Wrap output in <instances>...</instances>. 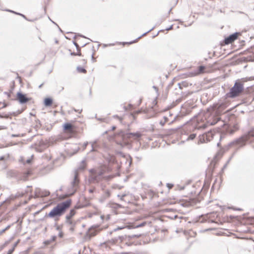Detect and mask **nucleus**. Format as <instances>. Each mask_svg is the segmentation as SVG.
Returning a JSON list of instances; mask_svg holds the SVG:
<instances>
[{
  "mask_svg": "<svg viewBox=\"0 0 254 254\" xmlns=\"http://www.w3.org/2000/svg\"><path fill=\"white\" fill-rule=\"evenodd\" d=\"M229 104L226 101H220L217 103L214 104L212 110L213 113H211L208 117L206 124L202 125L203 128L206 127L207 126H213L220 121L219 115L221 114L228 107Z\"/></svg>",
  "mask_w": 254,
  "mask_h": 254,
  "instance_id": "obj_1",
  "label": "nucleus"
},
{
  "mask_svg": "<svg viewBox=\"0 0 254 254\" xmlns=\"http://www.w3.org/2000/svg\"><path fill=\"white\" fill-rule=\"evenodd\" d=\"M71 200L68 199L64 201L59 203L55 206L46 216L54 219L55 221L59 220V217L62 216L71 205Z\"/></svg>",
  "mask_w": 254,
  "mask_h": 254,
  "instance_id": "obj_2",
  "label": "nucleus"
},
{
  "mask_svg": "<svg viewBox=\"0 0 254 254\" xmlns=\"http://www.w3.org/2000/svg\"><path fill=\"white\" fill-rule=\"evenodd\" d=\"M254 137V127L252 128L248 132L245 134L240 137L236 138L228 144V146H234L236 148V150L245 146L246 142L250 139L251 137Z\"/></svg>",
  "mask_w": 254,
  "mask_h": 254,
  "instance_id": "obj_3",
  "label": "nucleus"
},
{
  "mask_svg": "<svg viewBox=\"0 0 254 254\" xmlns=\"http://www.w3.org/2000/svg\"><path fill=\"white\" fill-rule=\"evenodd\" d=\"M244 91V83L240 80H237L233 86L230 89L229 92L224 96L225 99L235 98L238 97Z\"/></svg>",
  "mask_w": 254,
  "mask_h": 254,
  "instance_id": "obj_4",
  "label": "nucleus"
},
{
  "mask_svg": "<svg viewBox=\"0 0 254 254\" xmlns=\"http://www.w3.org/2000/svg\"><path fill=\"white\" fill-rule=\"evenodd\" d=\"M119 135L122 136L123 140L127 145L129 144V141H127L128 139H129L131 138L137 139L140 137L141 136V133L139 132L126 133L122 130L119 132Z\"/></svg>",
  "mask_w": 254,
  "mask_h": 254,
  "instance_id": "obj_5",
  "label": "nucleus"
},
{
  "mask_svg": "<svg viewBox=\"0 0 254 254\" xmlns=\"http://www.w3.org/2000/svg\"><path fill=\"white\" fill-rule=\"evenodd\" d=\"M79 183V179L78 177V173L77 172V170H75L74 171L73 179L70 183L71 188L70 190H71V191L70 195L74 194L77 191Z\"/></svg>",
  "mask_w": 254,
  "mask_h": 254,
  "instance_id": "obj_6",
  "label": "nucleus"
},
{
  "mask_svg": "<svg viewBox=\"0 0 254 254\" xmlns=\"http://www.w3.org/2000/svg\"><path fill=\"white\" fill-rule=\"evenodd\" d=\"M99 227L98 225H93L91 226L88 230V231L85 235V239L86 240H90L91 238L96 235L97 231L96 229Z\"/></svg>",
  "mask_w": 254,
  "mask_h": 254,
  "instance_id": "obj_7",
  "label": "nucleus"
},
{
  "mask_svg": "<svg viewBox=\"0 0 254 254\" xmlns=\"http://www.w3.org/2000/svg\"><path fill=\"white\" fill-rule=\"evenodd\" d=\"M240 35V33L239 32H235L230 34L227 37L225 38L223 42V44L224 45H228L232 43L238 38V36Z\"/></svg>",
  "mask_w": 254,
  "mask_h": 254,
  "instance_id": "obj_8",
  "label": "nucleus"
},
{
  "mask_svg": "<svg viewBox=\"0 0 254 254\" xmlns=\"http://www.w3.org/2000/svg\"><path fill=\"white\" fill-rule=\"evenodd\" d=\"M16 100L21 104H24L28 102L30 98L26 96V95L21 92H18L16 94Z\"/></svg>",
  "mask_w": 254,
  "mask_h": 254,
  "instance_id": "obj_9",
  "label": "nucleus"
},
{
  "mask_svg": "<svg viewBox=\"0 0 254 254\" xmlns=\"http://www.w3.org/2000/svg\"><path fill=\"white\" fill-rule=\"evenodd\" d=\"M50 192L49 191L47 190H41L40 189H37L35 192V198H38L39 197H46L49 195Z\"/></svg>",
  "mask_w": 254,
  "mask_h": 254,
  "instance_id": "obj_10",
  "label": "nucleus"
},
{
  "mask_svg": "<svg viewBox=\"0 0 254 254\" xmlns=\"http://www.w3.org/2000/svg\"><path fill=\"white\" fill-rule=\"evenodd\" d=\"M111 193L109 190H106L104 193L102 195L101 197L99 199V201L103 203L107 199L109 198L110 197Z\"/></svg>",
  "mask_w": 254,
  "mask_h": 254,
  "instance_id": "obj_11",
  "label": "nucleus"
},
{
  "mask_svg": "<svg viewBox=\"0 0 254 254\" xmlns=\"http://www.w3.org/2000/svg\"><path fill=\"white\" fill-rule=\"evenodd\" d=\"M100 181V179L95 174H91L88 178L90 183H98Z\"/></svg>",
  "mask_w": 254,
  "mask_h": 254,
  "instance_id": "obj_12",
  "label": "nucleus"
},
{
  "mask_svg": "<svg viewBox=\"0 0 254 254\" xmlns=\"http://www.w3.org/2000/svg\"><path fill=\"white\" fill-rule=\"evenodd\" d=\"M89 172L91 174H95L99 179L101 180V177L104 174V171L103 170H97L95 169H91L89 170Z\"/></svg>",
  "mask_w": 254,
  "mask_h": 254,
  "instance_id": "obj_13",
  "label": "nucleus"
},
{
  "mask_svg": "<svg viewBox=\"0 0 254 254\" xmlns=\"http://www.w3.org/2000/svg\"><path fill=\"white\" fill-rule=\"evenodd\" d=\"M127 235L118 236V237L112 239L113 243L116 244L120 241V242H125L128 241L127 239H126L125 237Z\"/></svg>",
  "mask_w": 254,
  "mask_h": 254,
  "instance_id": "obj_14",
  "label": "nucleus"
},
{
  "mask_svg": "<svg viewBox=\"0 0 254 254\" xmlns=\"http://www.w3.org/2000/svg\"><path fill=\"white\" fill-rule=\"evenodd\" d=\"M53 99L51 97H47L44 100V104L46 107L51 106L53 104Z\"/></svg>",
  "mask_w": 254,
  "mask_h": 254,
  "instance_id": "obj_15",
  "label": "nucleus"
},
{
  "mask_svg": "<svg viewBox=\"0 0 254 254\" xmlns=\"http://www.w3.org/2000/svg\"><path fill=\"white\" fill-rule=\"evenodd\" d=\"M142 235L141 234L128 235L125 237L126 239H127L128 241H130L132 239H137L140 238Z\"/></svg>",
  "mask_w": 254,
  "mask_h": 254,
  "instance_id": "obj_16",
  "label": "nucleus"
},
{
  "mask_svg": "<svg viewBox=\"0 0 254 254\" xmlns=\"http://www.w3.org/2000/svg\"><path fill=\"white\" fill-rule=\"evenodd\" d=\"M64 130H69L71 131L73 130L72 125L69 123H66L63 125Z\"/></svg>",
  "mask_w": 254,
  "mask_h": 254,
  "instance_id": "obj_17",
  "label": "nucleus"
},
{
  "mask_svg": "<svg viewBox=\"0 0 254 254\" xmlns=\"http://www.w3.org/2000/svg\"><path fill=\"white\" fill-rule=\"evenodd\" d=\"M76 211L75 209H72L70 210L69 213L65 216V219H71L72 217L75 214Z\"/></svg>",
  "mask_w": 254,
  "mask_h": 254,
  "instance_id": "obj_18",
  "label": "nucleus"
},
{
  "mask_svg": "<svg viewBox=\"0 0 254 254\" xmlns=\"http://www.w3.org/2000/svg\"><path fill=\"white\" fill-rule=\"evenodd\" d=\"M57 239L56 236H52L50 239L47 240L44 242V244L45 245H50L52 242H54L56 241Z\"/></svg>",
  "mask_w": 254,
  "mask_h": 254,
  "instance_id": "obj_19",
  "label": "nucleus"
},
{
  "mask_svg": "<svg viewBox=\"0 0 254 254\" xmlns=\"http://www.w3.org/2000/svg\"><path fill=\"white\" fill-rule=\"evenodd\" d=\"M16 176V173L14 171H9L7 172V177L8 178H14Z\"/></svg>",
  "mask_w": 254,
  "mask_h": 254,
  "instance_id": "obj_20",
  "label": "nucleus"
},
{
  "mask_svg": "<svg viewBox=\"0 0 254 254\" xmlns=\"http://www.w3.org/2000/svg\"><path fill=\"white\" fill-rule=\"evenodd\" d=\"M204 135L206 137V140L207 141H209L211 139L210 138L212 137L213 133H212L211 131H208V132H206L205 133H204Z\"/></svg>",
  "mask_w": 254,
  "mask_h": 254,
  "instance_id": "obj_21",
  "label": "nucleus"
},
{
  "mask_svg": "<svg viewBox=\"0 0 254 254\" xmlns=\"http://www.w3.org/2000/svg\"><path fill=\"white\" fill-rule=\"evenodd\" d=\"M154 28V27H153L152 28H151L150 30H149L148 31H147V32L144 33L142 35H141L140 36L138 37L136 40L135 41H131V42H130L129 43H127V44H132L135 41H136V40H137L138 39H140L141 37L145 35L147 33L150 32L151 31H152L153 29Z\"/></svg>",
  "mask_w": 254,
  "mask_h": 254,
  "instance_id": "obj_22",
  "label": "nucleus"
},
{
  "mask_svg": "<svg viewBox=\"0 0 254 254\" xmlns=\"http://www.w3.org/2000/svg\"><path fill=\"white\" fill-rule=\"evenodd\" d=\"M76 70L78 72L80 73H85L87 72L86 70L84 67L81 66H77Z\"/></svg>",
  "mask_w": 254,
  "mask_h": 254,
  "instance_id": "obj_23",
  "label": "nucleus"
},
{
  "mask_svg": "<svg viewBox=\"0 0 254 254\" xmlns=\"http://www.w3.org/2000/svg\"><path fill=\"white\" fill-rule=\"evenodd\" d=\"M85 168V161L83 160L81 162V164L78 168V170H84Z\"/></svg>",
  "mask_w": 254,
  "mask_h": 254,
  "instance_id": "obj_24",
  "label": "nucleus"
},
{
  "mask_svg": "<svg viewBox=\"0 0 254 254\" xmlns=\"http://www.w3.org/2000/svg\"><path fill=\"white\" fill-rule=\"evenodd\" d=\"M90 143L91 144V147H92V149L90 151L91 152L95 151L96 150H95V148L96 146L97 141H94V142H90Z\"/></svg>",
  "mask_w": 254,
  "mask_h": 254,
  "instance_id": "obj_25",
  "label": "nucleus"
},
{
  "mask_svg": "<svg viewBox=\"0 0 254 254\" xmlns=\"http://www.w3.org/2000/svg\"><path fill=\"white\" fill-rule=\"evenodd\" d=\"M199 142H200V143L205 142V140H206V137L204 135V134H203L202 135H200L199 136Z\"/></svg>",
  "mask_w": 254,
  "mask_h": 254,
  "instance_id": "obj_26",
  "label": "nucleus"
},
{
  "mask_svg": "<svg viewBox=\"0 0 254 254\" xmlns=\"http://www.w3.org/2000/svg\"><path fill=\"white\" fill-rule=\"evenodd\" d=\"M234 129H232L229 127L228 128H227L228 132H229L230 134L234 133V132L238 129L237 127H234Z\"/></svg>",
  "mask_w": 254,
  "mask_h": 254,
  "instance_id": "obj_27",
  "label": "nucleus"
},
{
  "mask_svg": "<svg viewBox=\"0 0 254 254\" xmlns=\"http://www.w3.org/2000/svg\"><path fill=\"white\" fill-rule=\"evenodd\" d=\"M65 223L70 226L75 225V222H73L71 219H65Z\"/></svg>",
  "mask_w": 254,
  "mask_h": 254,
  "instance_id": "obj_28",
  "label": "nucleus"
},
{
  "mask_svg": "<svg viewBox=\"0 0 254 254\" xmlns=\"http://www.w3.org/2000/svg\"><path fill=\"white\" fill-rule=\"evenodd\" d=\"M196 134L195 133H192V134H190L189 136L187 138V139H186V140H193V139H194L196 137Z\"/></svg>",
  "mask_w": 254,
  "mask_h": 254,
  "instance_id": "obj_29",
  "label": "nucleus"
},
{
  "mask_svg": "<svg viewBox=\"0 0 254 254\" xmlns=\"http://www.w3.org/2000/svg\"><path fill=\"white\" fill-rule=\"evenodd\" d=\"M127 226H124V227H118L117 228H115L112 231H111L110 232V234H112V233L113 232H116L118 230H122L126 227H127Z\"/></svg>",
  "mask_w": 254,
  "mask_h": 254,
  "instance_id": "obj_30",
  "label": "nucleus"
},
{
  "mask_svg": "<svg viewBox=\"0 0 254 254\" xmlns=\"http://www.w3.org/2000/svg\"><path fill=\"white\" fill-rule=\"evenodd\" d=\"M28 176H27V175L24 172L23 173L22 176L21 177V180L24 181H26L28 180Z\"/></svg>",
  "mask_w": 254,
  "mask_h": 254,
  "instance_id": "obj_31",
  "label": "nucleus"
},
{
  "mask_svg": "<svg viewBox=\"0 0 254 254\" xmlns=\"http://www.w3.org/2000/svg\"><path fill=\"white\" fill-rule=\"evenodd\" d=\"M147 222L146 221H144L135 226L133 227L134 228H137L139 227H142L144 226L146 224Z\"/></svg>",
  "mask_w": 254,
  "mask_h": 254,
  "instance_id": "obj_32",
  "label": "nucleus"
},
{
  "mask_svg": "<svg viewBox=\"0 0 254 254\" xmlns=\"http://www.w3.org/2000/svg\"><path fill=\"white\" fill-rule=\"evenodd\" d=\"M198 72L202 73L204 71L205 69V66L203 65H200L198 66Z\"/></svg>",
  "mask_w": 254,
  "mask_h": 254,
  "instance_id": "obj_33",
  "label": "nucleus"
},
{
  "mask_svg": "<svg viewBox=\"0 0 254 254\" xmlns=\"http://www.w3.org/2000/svg\"><path fill=\"white\" fill-rule=\"evenodd\" d=\"M15 14H17V15H20V16H22L23 18H24L25 19L28 20V21H32V20H29L27 19V18L26 17V16L22 13H19V12H15Z\"/></svg>",
  "mask_w": 254,
  "mask_h": 254,
  "instance_id": "obj_34",
  "label": "nucleus"
},
{
  "mask_svg": "<svg viewBox=\"0 0 254 254\" xmlns=\"http://www.w3.org/2000/svg\"><path fill=\"white\" fill-rule=\"evenodd\" d=\"M21 112H22V111H20L18 110L17 112H12V113H10L9 115H13L14 116H16L17 115L20 114Z\"/></svg>",
  "mask_w": 254,
  "mask_h": 254,
  "instance_id": "obj_35",
  "label": "nucleus"
},
{
  "mask_svg": "<svg viewBox=\"0 0 254 254\" xmlns=\"http://www.w3.org/2000/svg\"><path fill=\"white\" fill-rule=\"evenodd\" d=\"M73 44L75 46L77 51H80V48L79 47V46L78 45V44L76 42H75V41H73Z\"/></svg>",
  "mask_w": 254,
  "mask_h": 254,
  "instance_id": "obj_36",
  "label": "nucleus"
},
{
  "mask_svg": "<svg viewBox=\"0 0 254 254\" xmlns=\"http://www.w3.org/2000/svg\"><path fill=\"white\" fill-rule=\"evenodd\" d=\"M70 55L72 56H82L81 53L80 52V51H78V53H75V52L71 53Z\"/></svg>",
  "mask_w": 254,
  "mask_h": 254,
  "instance_id": "obj_37",
  "label": "nucleus"
},
{
  "mask_svg": "<svg viewBox=\"0 0 254 254\" xmlns=\"http://www.w3.org/2000/svg\"><path fill=\"white\" fill-rule=\"evenodd\" d=\"M9 118V115L7 114H0V118H5V119H8Z\"/></svg>",
  "mask_w": 254,
  "mask_h": 254,
  "instance_id": "obj_38",
  "label": "nucleus"
},
{
  "mask_svg": "<svg viewBox=\"0 0 254 254\" xmlns=\"http://www.w3.org/2000/svg\"><path fill=\"white\" fill-rule=\"evenodd\" d=\"M113 118L114 119H118L121 122H122V121L123 120V118L121 117H119L117 115L113 116Z\"/></svg>",
  "mask_w": 254,
  "mask_h": 254,
  "instance_id": "obj_39",
  "label": "nucleus"
},
{
  "mask_svg": "<svg viewBox=\"0 0 254 254\" xmlns=\"http://www.w3.org/2000/svg\"><path fill=\"white\" fill-rule=\"evenodd\" d=\"M178 85L180 89H182V85H183L184 86H186V82H182V83H178Z\"/></svg>",
  "mask_w": 254,
  "mask_h": 254,
  "instance_id": "obj_40",
  "label": "nucleus"
},
{
  "mask_svg": "<svg viewBox=\"0 0 254 254\" xmlns=\"http://www.w3.org/2000/svg\"><path fill=\"white\" fill-rule=\"evenodd\" d=\"M55 226L56 227V230L59 231V232L62 231V226L58 225L57 223L55 224Z\"/></svg>",
  "mask_w": 254,
  "mask_h": 254,
  "instance_id": "obj_41",
  "label": "nucleus"
},
{
  "mask_svg": "<svg viewBox=\"0 0 254 254\" xmlns=\"http://www.w3.org/2000/svg\"><path fill=\"white\" fill-rule=\"evenodd\" d=\"M20 240H17L13 245V247L12 248H14V250H15V248L17 247L18 244L19 243Z\"/></svg>",
  "mask_w": 254,
  "mask_h": 254,
  "instance_id": "obj_42",
  "label": "nucleus"
},
{
  "mask_svg": "<svg viewBox=\"0 0 254 254\" xmlns=\"http://www.w3.org/2000/svg\"><path fill=\"white\" fill-rule=\"evenodd\" d=\"M174 186L173 184L168 183L167 184V187L168 188L169 190L171 189Z\"/></svg>",
  "mask_w": 254,
  "mask_h": 254,
  "instance_id": "obj_43",
  "label": "nucleus"
},
{
  "mask_svg": "<svg viewBox=\"0 0 254 254\" xmlns=\"http://www.w3.org/2000/svg\"><path fill=\"white\" fill-rule=\"evenodd\" d=\"M25 173L27 175V176L28 177L30 176L32 174V171L30 170H27Z\"/></svg>",
  "mask_w": 254,
  "mask_h": 254,
  "instance_id": "obj_44",
  "label": "nucleus"
},
{
  "mask_svg": "<svg viewBox=\"0 0 254 254\" xmlns=\"http://www.w3.org/2000/svg\"><path fill=\"white\" fill-rule=\"evenodd\" d=\"M25 173L27 175V176L28 177L30 176L32 174V171L30 170H27Z\"/></svg>",
  "mask_w": 254,
  "mask_h": 254,
  "instance_id": "obj_45",
  "label": "nucleus"
},
{
  "mask_svg": "<svg viewBox=\"0 0 254 254\" xmlns=\"http://www.w3.org/2000/svg\"><path fill=\"white\" fill-rule=\"evenodd\" d=\"M14 251V248H11L9 250L6 254H12Z\"/></svg>",
  "mask_w": 254,
  "mask_h": 254,
  "instance_id": "obj_46",
  "label": "nucleus"
},
{
  "mask_svg": "<svg viewBox=\"0 0 254 254\" xmlns=\"http://www.w3.org/2000/svg\"><path fill=\"white\" fill-rule=\"evenodd\" d=\"M74 226L75 225L70 226L69 230L70 232H73L74 231Z\"/></svg>",
  "mask_w": 254,
  "mask_h": 254,
  "instance_id": "obj_47",
  "label": "nucleus"
},
{
  "mask_svg": "<svg viewBox=\"0 0 254 254\" xmlns=\"http://www.w3.org/2000/svg\"><path fill=\"white\" fill-rule=\"evenodd\" d=\"M58 236L60 238H63L64 236V233L62 231H60L59 233Z\"/></svg>",
  "mask_w": 254,
  "mask_h": 254,
  "instance_id": "obj_48",
  "label": "nucleus"
},
{
  "mask_svg": "<svg viewBox=\"0 0 254 254\" xmlns=\"http://www.w3.org/2000/svg\"><path fill=\"white\" fill-rule=\"evenodd\" d=\"M129 241H125L126 244L128 246H131L132 245V243L128 242Z\"/></svg>",
  "mask_w": 254,
  "mask_h": 254,
  "instance_id": "obj_49",
  "label": "nucleus"
},
{
  "mask_svg": "<svg viewBox=\"0 0 254 254\" xmlns=\"http://www.w3.org/2000/svg\"><path fill=\"white\" fill-rule=\"evenodd\" d=\"M12 224L11 225H8V226H7L5 228L3 229L4 231L5 232L6 230H7L8 229H9L10 228V227L11 226Z\"/></svg>",
  "mask_w": 254,
  "mask_h": 254,
  "instance_id": "obj_50",
  "label": "nucleus"
},
{
  "mask_svg": "<svg viewBox=\"0 0 254 254\" xmlns=\"http://www.w3.org/2000/svg\"><path fill=\"white\" fill-rule=\"evenodd\" d=\"M152 87H153V88L154 89H155V91L156 92V93L158 95V88L156 86H153Z\"/></svg>",
  "mask_w": 254,
  "mask_h": 254,
  "instance_id": "obj_51",
  "label": "nucleus"
},
{
  "mask_svg": "<svg viewBox=\"0 0 254 254\" xmlns=\"http://www.w3.org/2000/svg\"><path fill=\"white\" fill-rule=\"evenodd\" d=\"M94 190H95V188H93V189H90L89 190V192L90 193H92L94 192Z\"/></svg>",
  "mask_w": 254,
  "mask_h": 254,
  "instance_id": "obj_52",
  "label": "nucleus"
},
{
  "mask_svg": "<svg viewBox=\"0 0 254 254\" xmlns=\"http://www.w3.org/2000/svg\"><path fill=\"white\" fill-rule=\"evenodd\" d=\"M195 75H196V74L195 73H193V72H190L189 73V76H190V77L194 76Z\"/></svg>",
  "mask_w": 254,
  "mask_h": 254,
  "instance_id": "obj_53",
  "label": "nucleus"
},
{
  "mask_svg": "<svg viewBox=\"0 0 254 254\" xmlns=\"http://www.w3.org/2000/svg\"><path fill=\"white\" fill-rule=\"evenodd\" d=\"M166 123V121H161L159 123V124L161 125V126H164V125Z\"/></svg>",
  "mask_w": 254,
  "mask_h": 254,
  "instance_id": "obj_54",
  "label": "nucleus"
},
{
  "mask_svg": "<svg viewBox=\"0 0 254 254\" xmlns=\"http://www.w3.org/2000/svg\"><path fill=\"white\" fill-rule=\"evenodd\" d=\"M172 28H173V25H171L169 27L166 28V30L168 31V30L172 29Z\"/></svg>",
  "mask_w": 254,
  "mask_h": 254,
  "instance_id": "obj_55",
  "label": "nucleus"
},
{
  "mask_svg": "<svg viewBox=\"0 0 254 254\" xmlns=\"http://www.w3.org/2000/svg\"><path fill=\"white\" fill-rule=\"evenodd\" d=\"M5 10L6 11H8V12H11V13H14V14H15V12H16L15 11H13L12 10H10V9H6Z\"/></svg>",
  "mask_w": 254,
  "mask_h": 254,
  "instance_id": "obj_56",
  "label": "nucleus"
},
{
  "mask_svg": "<svg viewBox=\"0 0 254 254\" xmlns=\"http://www.w3.org/2000/svg\"><path fill=\"white\" fill-rule=\"evenodd\" d=\"M31 161H32V160H31V159H27V160H26V163H27V164H30V163H31Z\"/></svg>",
  "mask_w": 254,
  "mask_h": 254,
  "instance_id": "obj_57",
  "label": "nucleus"
},
{
  "mask_svg": "<svg viewBox=\"0 0 254 254\" xmlns=\"http://www.w3.org/2000/svg\"><path fill=\"white\" fill-rule=\"evenodd\" d=\"M88 142H84V144H83V147L84 148H86L87 145H88Z\"/></svg>",
  "mask_w": 254,
  "mask_h": 254,
  "instance_id": "obj_58",
  "label": "nucleus"
},
{
  "mask_svg": "<svg viewBox=\"0 0 254 254\" xmlns=\"http://www.w3.org/2000/svg\"><path fill=\"white\" fill-rule=\"evenodd\" d=\"M4 232H5L3 229L0 230V236L2 235Z\"/></svg>",
  "mask_w": 254,
  "mask_h": 254,
  "instance_id": "obj_59",
  "label": "nucleus"
},
{
  "mask_svg": "<svg viewBox=\"0 0 254 254\" xmlns=\"http://www.w3.org/2000/svg\"><path fill=\"white\" fill-rule=\"evenodd\" d=\"M164 121H166V123L168 121V118L167 117H165L164 116Z\"/></svg>",
  "mask_w": 254,
  "mask_h": 254,
  "instance_id": "obj_60",
  "label": "nucleus"
},
{
  "mask_svg": "<svg viewBox=\"0 0 254 254\" xmlns=\"http://www.w3.org/2000/svg\"><path fill=\"white\" fill-rule=\"evenodd\" d=\"M74 111L75 112H79V113H80L82 111V110H81L80 111H79V110H76L75 109H74Z\"/></svg>",
  "mask_w": 254,
  "mask_h": 254,
  "instance_id": "obj_61",
  "label": "nucleus"
},
{
  "mask_svg": "<svg viewBox=\"0 0 254 254\" xmlns=\"http://www.w3.org/2000/svg\"><path fill=\"white\" fill-rule=\"evenodd\" d=\"M119 153L121 156H123V157H125V156H124V154H123V152H119V153Z\"/></svg>",
  "mask_w": 254,
  "mask_h": 254,
  "instance_id": "obj_62",
  "label": "nucleus"
},
{
  "mask_svg": "<svg viewBox=\"0 0 254 254\" xmlns=\"http://www.w3.org/2000/svg\"><path fill=\"white\" fill-rule=\"evenodd\" d=\"M173 84V82H171V83H170V84L168 85V87H170L171 86H172Z\"/></svg>",
  "mask_w": 254,
  "mask_h": 254,
  "instance_id": "obj_63",
  "label": "nucleus"
},
{
  "mask_svg": "<svg viewBox=\"0 0 254 254\" xmlns=\"http://www.w3.org/2000/svg\"><path fill=\"white\" fill-rule=\"evenodd\" d=\"M7 106V104L5 103H3V107L2 108H5Z\"/></svg>",
  "mask_w": 254,
  "mask_h": 254,
  "instance_id": "obj_64",
  "label": "nucleus"
}]
</instances>
